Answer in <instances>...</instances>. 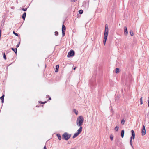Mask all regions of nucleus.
<instances>
[{
	"label": "nucleus",
	"mask_w": 149,
	"mask_h": 149,
	"mask_svg": "<svg viewBox=\"0 0 149 149\" xmlns=\"http://www.w3.org/2000/svg\"><path fill=\"white\" fill-rule=\"evenodd\" d=\"M59 68V65H57L56 66V70L55 72H58V68Z\"/></svg>",
	"instance_id": "13"
},
{
	"label": "nucleus",
	"mask_w": 149,
	"mask_h": 149,
	"mask_svg": "<svg viewBox=\"0 0 149 149\" xmlns=\"http://www.w3.org/2000/svg\"><path fill=\"white\" fill-rule=\"evenodd\" d=\"M26 15V13L24 12L23 13V15L22 17L23 19L24 20L25 19Z\"/></svg>",
	"instance_id": "9"
},
{
	"label": "nucleus",
	"mask_w": 149,
	"mask_h": 149,
	"mask_svg": "<svg viewBox=\"0 0 149 149\" xmlns=\"http://www.w3.org/2000/svg\"><path fill=\"white\" fill-rule=\"evenodd\" d=\"M84 122V118L83 117L80 116L78 117L76 120V125L79 127H82V125H83Z\"/></svg>",
	"instance_id": "1"
},
{
	"label": "nucleus",
	"mask_w": 149,
	"mask_h": 149,
	"mask_svg": "<svg viewBox=\"0 0 149 149\" xmlns=\"http://www.w3.org/2000/svg\"><path fill=\"white\" fill-rule=\"evenodd\" d=\"M56 136H57V137L59 140H60L61 139V136L60 134H57Z\"/></svg>",
	"instance_id": "12"
},
{
	"label": "nucleus",
	"mask_w": 149,
	"mask_h": 149,
	"mask_svg": "<svg viewBox=\"0 0 149 149\" xmlns=\"http://www.w3.org/2000/svg\"><path fill=\"white\" fill-rule=\"evenodd\" d=\"M71 136V135L69 134L67 132H65L62 135V139L66 140H68Z\"/></svg>",
	"instance_id": "3"
},
{
	"label": "nucleus",
	"mask_w": 149,
	"mask_h": 149,
	"mask_svg": "<svg viewBox=\"0 0 149 149\" xmlns=\"http://www.w3.org/2000/svg\"><path fill=\"white\" fill-rule=\"evenodd\" d=\"M65 31H62V36L63 37L65 35Z\"/></svg>",
	"instance_id": "21"
},
{
	"label": "nucleus",
	"mask_w": 149,
	"mask_h": 149,
	"mask_svg": "<svg viewBox=\"0 0 149 149\" xmlns=\"http://www.w3.org/2000/svg\"><path fill=\"white\" fill-rule=\"evenodd\" d=\"M79 129L77 130V132L75 133L73 136V138H74L78 136L81 132L83 127H79Z\"/></svg>",
	"instance_id": "4"
},
{
	"label": "nucleus",
	"mask_w": 149,
	"mask_h": 149,
	"mask_svg": "<svg viewBox=\"0 0 149 149\" xmlns=\"http://www.w3.org/2000/svg\"><path fill=\"white\" fill-rule=\"evenodd\" d=\"M113 135H111L110 136V139L111 140H112L113 139Z\"/></svg>",
	"instance_id": "23"
},
{
	"label": "nucleus",
	"mask_w": 149,
	"mask_h": 149,
	"mask_svg": "<svg viewBox=\"0 0 149 149\" xmlns=\"http://www.w3.org/2000/svg\"><path fill=\"white\" fill-rule=\"evenodd\" d=\"M66 27L64 24H63L62 26V31H65Z\"/></svg>",
	"instance_id": "11"
},
{
	"label": "nucleus",
	"mask_w": 149,
	"mask_h": 149,
	"mask_svg": "<svg viewBox=\"0 0 149 149\" xmlns=\"http://www.w3.org/2000/svg\"><path fill=\"white\" fill-rule=\"evenodd\" d=\"M73 111L75 113V114L76 115H77L78 114V112L75 109H73Z\"/></svg>",
	"instance_id": "16"
},
{
	"label": "nucleus",
	"mask_w": 149,
	"mask_h": 149,
	"mask_svg": "<svg viewBox=\"0 0 149 149\" xmlns=\"http://www.w3.org/2000/svg\"><path fill=\"white\" fill-rule=\"evenodd\" d=\"M4 95H3L0 98V99L1 100H4Z\"/></svg>",
	"instance_id": "20"
},
{
	"label": "nucleus",
	"mask_w": 149,
	"mask_h": 149,
	"mask_svg": "<svg viewBox=\"0 0 149 149\" xmlns=\"http://www.w3.org/2000/svg\"><path fill=\"white\" fill-rule=\"evenodd\" d=\"M3 58H4V59L5 60H6V59L7 58H6V56L5 55V53H3Z\"/></svg>",
	"instance_id": "19"
},
{
	"label": "nucleus",
	"mask_w": 149,
	"mask_h": 149,
	"mask_svg": "<svg viewBox=\"0 0 149 149\" xmlns=\"http://www.w3.org/2000/svg\"><path fill=\"white\" fill-rule=\"evenodd\" d=\"M79 13L80 14H82L83 13V10H80L79 11Z\"/></svg>",
	"instance_id": "24"
},
{
	"label": "nucleus",
	"mask_w": 149,
	"mask_h": 149,
	"mask_svg": "<svg viewBox=\"0 0 149 149\" xmlns=\"http://www.w3.org/2000/svg\"><path fill=\"white\" fill-rule=\"evenodd\" d=\"M142 97H141L139 99L140 102V104L141 105H142L143 104V100H142Z\"/></svg>",
	"instance_id": "17"
},
{
	"label": "nucleus",
	"mask_w": 149,
	"mask_h": 149,
	"mask_svg": "<svg viewBox=\"0 0 149 149\" xmlns=\"http://www.w3.org/2000/svg\"><path fill=\"white\" fill-rule=\"evenodd\" d=\"M148 107H149V97H148Z\"/></svg>",
	"instance_id": "31"
},
{
	"label": "nucleus",
	"mask_w": 149,
	"mask_h": 149,
	"mask_svg": "<svg viewBox=\"0 0 149 149\" xmlns=\"http://www.w3.org/2000/svg\"><path fill=\"white\" fill-rule=\"evenodd\" d=\"M125 123V120L124 119H122L121 121V124L122 125H124Z\"/></svg>",
	"instance_id": "18"
},
{
	"label": "nucleus",
	"mask_w": 149,
	"mask_h": 149,
	"mask_svg": "<svg viewBox=\"0 0 149 149\" xmlns=\"http://www.w3.org/2000/svg\"><path fill=\"white\" fill-rule=\"evenodd\" d=\"M77 0H71V1L72 2H75L77 1Z\"/></svg>",
	"instance_id": "30"
},
{
	"label": "nucleus",
	"mask_w": 149,
	"mask_h": 149,
	"mask_svg": "<svg viewBox=\"0 0 149 149\" xmlns=\"http://www.w3.org/2000/svg\"><path fill=\"white\" fill-rule=\"evenodd\" d=\"M130 143H131V142H130Z\"/></svg>",
	"instance_id": "37"
},
{
	"label": "nucleus",
	"mask_w": 149,
	"mask_h": 149,
	"mask_svg": "<svg viewBox=\"0 0 149 149\" xmlns=\"http://www.w3.org/2000/svg\"><path fill=\"white\" fill-rule=\"evenodd\" d=\"M108 31L109 29L108 25L107 24H106L105 26V29L103 43L104 45H105L106 44V42L107 38L108 35Z\"/></svg>",
	"instance_id": "2"
},
{
	"label": "nucleus",
	"mask_w": 149,
	"mask_h": 149,
	"mask_svg": "<svg viewBox=\"0 0 149 149\" xmlns=\"http://www.w3.org/2000/svg\"><path fill=\"white\" fill-rule=\"evenodd\" d=\"M49 100H51V98L50 97L49 99Z\"/></svg>",
	"instance_id": "36"
},
{
	"label": "nucleus",
	"mask_w": 149,
	"mask_h": 149,
	"mask_svg": "<svg viewBox=\"0 0 149 149\" xmlns=\"http://www.w3.org/2000/svg\"><path fill=\"white\" fill-rule=\"evenodd\" d=\"M118 127L116 126L115 128V130L116 131H118Z\"/></svg>",
	"instance_id": "22"
},
{
	"label": "nucleus",
	"mask_w": 149,
	"mask_h": 149,
	"mask_svg": "<svg viewBox=\"0 0 149 149\" xmlns=\"http://www.w3.org/2000/svg\"><path fill=\"white\" fill-rule=\"evenodd\" d=\"M133 34H134L133 33V32H131V36H133Z\"/></svg>",
	"instance_id": "33"
},
{
	"label": "nucleus",
	"mask_w": 149,
	"mask_h": 149,
	"mask_svg": "<svg viewBox=\"0 0 149 149\" xmlns=\"http://www.w3.org/2000/svg\"><path fill=\"white\" fill-rule=\"evenodd\" d=\"M124 130H122L121 131V136L122 138H123L124 136Z\"/></svg>",
	"instance_id": "10"
},
{
	"label": "nucleus",
	"mask_w": 149,
	"mask_h": 149,
	"mask_svg": "<svg viewBox=\"0 0 149 149\" xmlns=\"http://www.w3.org/2000/svg\"><path fill=\"white\" fill-rule=\"evenodd\" d=\"M128 34V31L126 27H124V34L125 35H127Z\"/></svg>",
	"instance_id": "8"
},
{
	"label": "nucleus",
	"mask_w": 149,
	"mask_h": 149,
	"mask_svg": "<svg viewBox=\"0 0 149 149\" xmlns=\"http://www.w3.org/2000/svg\"><path fill=\"white\" fill-rule=\"evenodd\" d=\"M27 9V8H22V10L24 11H26Z\"/></svg>",
	"instance_id": "27"
},
{
	"label": "nucleus",
	"mask_w": 149,
	"mask_h": 149,
	"mask_svg": "<svg viewBox=\"0 0 149 149\" xmlns=\"http://www.w3.org/2000/svg\"><path fill=\"white\" fill-rule=\"evenodd\" d=\"M20 42H19V43L17 44L16 45V47L18 48L19 46Z\"/></svg>",
	"instance_id": "29"
},
{
	"label": "nucleus",
	"mask_w": 149,
	"mask_h": 149,
	"mask_svg": "<svg viewBox=\"0 0 149 149\" xmlns=\"http://www.w3.org/2000/svg\"><path fill=\"white\" fill-rule=\"evenodd\" d=\"M55 33V35L56 36H57L58 35V32L57 31H55L54 32Z\"/></svg>",
	"instance_id": "25"
},
{
	"label": "nucleus",
	"mask_w": 149,
	"mask_h": 149,
	"mask_svg": "<svg viewBox=\"0 0 149 149\" xmlns=\"http://www.w3.org/2000/svg\"><path fill=\"white\" fill-rule=\"evenodd\" d=\"M141 134L142 136H144L146 134V129L144 125L143 126L141 130Z\"/></svg>",
	"instance_id": "7"
},
{
	"label": "nucleus",
	"mask_w": 149,
	"mask_h": 149,
	"mask_svg": "<svg viewBox=\"0 0 149 149\" xmlns=\"http://www.w3.org/2000/svg\"><path fill=\"white\" fill-rule=\"evenodd\" d=\"M41 104H44V103H46L47 102L46 101H45V102H42L41 101H40L39 102Z\"/></svg>",
	"instance_id": "28"
},
{
	"label": "nucleus",
	"mask_w": 149,
	"mask_h": 149,
	"mask_svg": "<svg viewBox=\"0 0 149 149\" xmlns=\"http://www.w3.org/2000/svg\"><path fill=\"white\" fill-rule=\"evenodd\" d=\"M76 68V67H75L74 68H73L74 70H75Z\"/></svg>",
	"instance_id": "35"
},
{
	"label": "nucleus",
	"mask_w": 149,
	"mask_h": 149,
	"mask_svg": "<svg viewBox=\"0 0 149 149\" xmlns=\"http://www.w3.org/2000/svg\"><path fill=\"white\" fill-rule=\"evenodd\" d=\"M74 52L73 50H71L69 52L67 55V57H70L72 56H74Z\"/></svg>",
	"instance_id": "6"
},
{
	"label": "nucleus",
	"mask_w": 149,
	"mask_h": 149,
	"mask_svg": "<svg viewBox=\"0 0 149 149\" xmlns=\"http://www.w3.org/2000/svg\"><path fill=\"white\" fill-rule=\"evenodd\" d=\"M11 49L14 51L15 53H16L17 52V48L15 49H14L13 48H12Z\"/></svg>",
	"instance_id": "15"
},
{
	"label": "nucleus",
	"mask_w": 149,
	"mask_h": 149,
	"mask_svg": "<svg viewBox=\"0 0 149 149\" xmlns=\"http://www.w3.org/2000/svg\"><path fill=\"white\" fill-rule=\"evenodd\" d=\"M13 33L15 35V36H18V34H17V33H16L15 31H13Z\"/></svg>",
	"instance_id": "26"
},
{
	"label": "nucleus",
	"mask_w": 149,
	"mask_h": 149,
	"mask_svg": "<svg viewBox=\"0 0 149 149\" xmlns=\"http://www.w3.org/2000/svg\"><path fill=\"white\" fill-rule=\"evenodd\" d=\"M1 102H2V103H3L4 102V100H1Z\"/></svg>",
	"instance_id": "34"
},
{
	"label": "nucleus",
	"mask_w": 149,
	"mask_h": 149,
	"mask_svg": "<svg viewBox=\"0 0 149 149\" xmlns=\"http://www.w3.org/2000/svg\"><path fill=\"white\" fill-rule=\"evenodd\" d=\"M120 70L118 68H116V73H118L119 72Z\"/></svg>",
	"instance_id": "14"
},
{
	"label": "nucleus",
	"mask_w": 149,
	"mask_h": 149,
	"mask_svg": "<svg viewBox=\"0 0 149 149\" xmlns=\"http://www.w3.org/2000/svg\"><path fill=\"white\" fill-rule=\"evenodd\" d=\"M43 149H47V148H46V145H45L44 147V148Z\"/></svg>",
	"instance_id": "32"
},
{
	"label": "nucleus",
	"mask_w": 149,
	"mask_h": 149,
	"mask_svg": "<svg viewBox=\"0 0 149 149\" xmlns=\"http://www.w3.org/2000/svg\"><path fill=\"white\" fill-rule=\"evenodd\" d=\"M131 132L132 134V136H131V146H132V148L133 149H134V148L132 146V144L131 143L132 142V139H134L135 137V134L134 133V132L133 130H132L131 131Z\"/></svg>",
	"instance_id": "5"
}]
</instances>
